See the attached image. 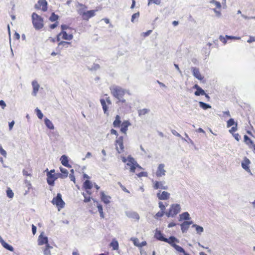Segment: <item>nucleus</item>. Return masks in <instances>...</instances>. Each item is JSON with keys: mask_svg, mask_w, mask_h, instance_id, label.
Listing matches in <instances>:
<instances>
[{"mask_svg": "<svg viewBox=\"0 0 255 255\" xmlns=\"http://www.w3.org/2000/svg\"><path fill=\"white\" fill-rule=\"evenodd\" d=\"M0 106L1 107L2 109H4V108L6 107V104L5 102L3 100L0 101Z\"/></svg>", "mask_w": 255, "mask_h": 255, "instance_id": "obj_62", "label": "nucleus"}, {"mask_svg": "<svg viewBox=\"0 0 255 255\" xmlns=\"http://www.w3.org/2000/svg\"><path fill=\"white\" fill-rule=\"evenodd\" d=\"M6 194H7V197H8L10 198H12L14 195V194H13L12 191L10 188H8L7 190Z\"/></svg>", "mask_w": 255, "mask_h": 255, "instance_id": "obj_46", "label": "nucleus"}, {"mask_svg": "<svg viewBox=\"0 0 255 255\" xmlns=\"http://www.w3.org/2000/svg\"><path fill=\"white\" fill-rule=\"evenodd\" d=\"M32 22L36 30L42 29L44 26L43 19L37 13L34 12L31 15Z\"/></svg>", "mask_w": 255, "mask_h": 255, "instance_id": "obj_5", "label": "nucleus"}, {"mask_svg": "<svg viewBox=\"0 0 255 255\" xmlns=\"http://www.w3.org/2000/svg\"><path fill=\"white\" fill-rule=\"evenodd\" d=\"M189 219H190V215H189V214L187 212H184L182 214L180 215L179 221L188 220Z\"/></svg>", "mask_w": 255, "mask_h": 255, "instance_id": "obj_32", "label": "nucleus"}, {"mask_svg": "<svg viewBox=\"0 0 255 255\" xmlns=\"http://www.w3.org/2000/svg\"><path fill=\"white\" fill-rule=\"evenodd\" d=\"M38 244L39 246H41L44 244H46V245H49L47 237L40 235L38 240Z\"/></svg>", "mask_w": 255, "mask_h": 255, "instance_id": "obj_25", "label": "nucleus"}, {"mask_svg": "<svg viewBox=\"0 0 255 255\" xmlns=\"http://www.w3.org/2000/svg\"><path fill=\"white\" fill-rule=\"evenodd\" d=\"M46 126L50 129H54V126L52 123L47 118H46L44 120Z\"/></svg>", "mask_w": 255, "mask_h": 255, "instance_id": "obj_35", "label": "nucleus"}, {"mask_svg": "<svg viewBox=\"0 0 255 255\" xmlns=\"http://www.w3.org/2000/svg\"><path fill=\"white\" fill-rule=\"evenodd\" d=\"M100 102L102 106V108L104 112V113L108 114V105H110L112 104V102L110 100V97L107 98L106 100H105L103 99H101Z\"/></svg>", "mask_w": 255, "mask_h": 255, "instance_id": "obj_14", "label": "nucleus"}, {"mask_svg": "<svg viewBox=\"0 0 255 255\" xmlns=\"http://www.w3.org/2000/svg\"><path fill=\"white\" fill-rule=\"evenodd\" d=\"M161 2V0H148V5H149L151 3H155L156 4L159 5Z\"/></svg>", "mask_w": 255, "mask_h": 255, "instance_id": "obj_45", "label": "nucleus"}, {"mask_svg": "<svg viewBox=\"0 0 255 255\" xmlns=\"http://www.w3.org/2000/svg\"><path fill=\"white\" fill-rule=\"evenodd\" d=\"M193 88L196 89V91L194 93L195 95L198 96L200 95H203L204 94H205V92L204 90H203L197 84H195L193 86Z\"/></svg>", "mask_w": 255, "mask_h": 255, "instance_id": "obj_24", "label": "nucleus"}, {"mask_svg": "<svg viewBox=\"0 0 255 255\" xmlns=\"http://www.w3.org/2000/svg\"><path fill=\"white\" fill-rule=\"evenodd\" d=\"M235 121L233 119H229L227 122V127L229 128L234 125H235Z\"/></svg>", "mask_w": 255, "mask_h": 255, "instance_id": "obj_47", "label": "nucleus"}, {"mask_svg": "<svg viewBox=\"0 0 255 255\" xmlns=\"http://www.w3.org/2000/svg\"><path fill=\"white\" fill-rule=\"evenodd\" d=\"M164 182L155 181L153 182V187L154 189H161L166 190L168 189V186L164 185Z\"/></svg>", "mask_w": 255, "mask_h": 255, "instance_id": "obj_17", "label": "nucleus"}, {"mask_svg": "<svg viewBox=\"0 0 255 255\" xmlns=\"http://www.w3.org/2000/svg\"><path fill=\"white\" fill-rule=\"evenodd\" d=\"M192 71L193 76L200 81H202L204 79L203 76L200 72L199 69L196 67L192 68Z\"/></svg>", "mask_w": 255, "mask_h": 255, "instance_id": "obj_18", "label": "nucleus"}, {"mask_svg": "<svg viewBox=\"0 0 255 255\" xmlns=\"http://www.w3.org/2000/svg\"><path fill=\"white\" fill-rule=\"evenodd\" d=\"M173 248L178 252L182 253V255H184L185 253H186L184 249L182 248L181 247L176 245L174 244L173 245Z\"/></svg>", "mask_w": 255, "mask_h": 255, "instance_id": "obj_34", "label": "nucleus"}, {"mask_svg": "<svg viewBox=\"0 0 255 255\" xmlns=\"http://www.w3.org/2000/svg\"><path fill=\"white\" fill-rule=\"evenodd\" d=\"M137 176L139 177H142V176H147V173L145 172H140V173H138L137 174Z\"/></svg>", "mask_w": 255, "mask_h": 255, "instance_id": "obj_59", "label": "nucleus"}, {"mask_svg": "<svg viewBox=\"0 0 255 255\" xmlns=\"http://www.w3.org/2000/svg\"><path fill=\"white\" fill-rule=\"evenodd\" d=\"M251 163L250 160L246 157L244 159L242 163V167L246 170L247 172H250L251 170L250 169L249 165Z\"/></svg>", "mask_w": 255, "mask_h": 255, "instance_id": "obj_20", "label": "nucleus"}, {"mask_svg": "<svg viewBox=\"0 0 255 255\" xmlns=\"http://www.w3.org/2000/svg\"><path fill=\"white\" fill-rule=\"evenodd\" d=\"M165 165L164 164H160L156 171V175L158 177L164 176L166 173V170L164 169Z\"/></svg>", "mask_w": 255, "mask_h": 255, "instance_id": "obj_16", "label": "nucleus"}, {"mask_svg": "<svg viewBox=\"0 0 255 255\" xmlns=\"http://www.w3.org/2000/svg\"><path fill=\"white\" fill-rule=\"evenodd\" d=\"M170 194L167 191L159 192L157 194V197L159 200H167L170 198Z\"/></svg>", "mask_w": 255, "mask_h": 255, "instance_id": "obj_19", "label": "nucleus"}, {"mask_svg": "<svg viewBox=\"0 0 255 255\" xmlns=\"http://www.w3.org/2000/svg\"><path fill=\"white\" fill-rule=\"evenodd\" d=\"M60 161L63 165L67 167H71V166L69 164L68 159L66 155H62L60 158Z\"/></svg>", "mask_w": 255, "mask_h": 255, "instance_id": "obj_26", "label": "nucleus"}, {"mask_svg": "<svg viewBox=\"0 0 255 255\" xmlns=\"http://www.w3.org/2000/svg\"><path fill=\"white\" fill-rule=\"evenodd\" d=\"M115 146L117 151L119 153H121L124 151V137L119 136L115 140Z\"/></svg>", "mask_w": 255, "mask_h": 255, "instance_id": "obj_9", "label": "nucleus"}, {"mask_svg": "<svg viewBox=\"0 0 255 255\" xmlns=\"http://www.w3.org/2000/svg\"><path fill=\"white\" fill-rule=\"evenodd\" d=\"M210 3L213 4L215 6V7L213 9V10L216 13L217 15L220 16L221 14L220 10L221 9L222 7L221 3L215 0H211L210 1Z\"/></svg>", "mask_w": 255, "mask_h": 255, "instance_id": "obj_13", "label": "nucleus"}, {"mask_svg": "<svg viewBox=\"0 0 255 255\" xmlns=\"http://www.w3.org/2000/svg\"><path fill=\"white\" fill-rule=\"evenodd\" d=\"M131 241L133 242V244L134 246L139 247V240L136 238H131Z\"/></svg>", "mask_w": 255, "mask_h": 255, "instance_id": "obj_42", "label": "nucleus"}, {"mask_svg": "<svg viewBox=\"0 0 255 255\" xmlns=\"http://www.w3.org/2000/svg\"><path fill=\"white\" fill-rule=\"evenodd\" d=\"M127 165L129 167L130 172L134 173L136 168L141 169V167L132 157H128Z\"/></svg>", "mask_w": 255, "mask_h": 255, "instance_id": "obj_8", "label": "nucleus"}, {"mask_svg": "<svg viewBox=\"0 0 255 255\" xmlns=\"http://www.w3.org/2000/svg\"><path fill=\"white\" fill-rule=\"evenodd\" d=\"M100 195L102 201L106 204L110 203L111 198L110 196L106 195L103 191L101 192Z\"/></svg>", "mask_w": 255, "mask_h": 255, "instance_id": "obj_22", "label": "nucleus"}, {"mask_svg": "<svg viewBox=\"0 0 255 255\" xmlns=\"http://www.w3.org/2000/svg\"><path fill=\"white\" fill-rule=\"evenodd\" d=\"M111 94L119 101L122 103H125L126 100L124 99V96L126 94L127 91L119 86H113L110 88Z\"/></svg>", "mask_w": 255, "mask_h": 255, "instance_id": "obj_2", "label": "nucleus"}, {"mask_svg": "<svg viewBox=\"0 0 255 255\" xmlns=\"http://www.w3.org/2000/svg\"><path fill=\"white\" fill-rule=\"evenodd\" d=\"M181 210L180 205L178 204H172L169 209V211L165 213L168 217H174L178 214Z\"/></svg>", "mask_w": 255, "mask_h": 255, "instance_id": "obj_6", "label": "nucleus"}, {"mask_svg": "<svg viewBox=\"0 0 255 255\" xmlns=\"http://www.w3.org/2000/svg\"><path fill=\"white\" fill-rule=\"evenodd\" d=\"M199 105L200 107L204 110H207L208 109L211 108V106L210 105L206 104L203 102H199Z\"/></svg>", "mask_w": 255, "mask_h": 255, "instance_id": "obj_39", "label": "nucleus"}, {"mask_svg": "<svg viewBox=\"0 0 255 255\" xmlns=\"http://www.w3.org/2000/svg\"><path fill=\"white\" fill-rule=\"evenodd\" d=\"M70 171L71 173L69 175V178L71 181H73L74 183H75V178L74 175V170L71 169Z\"/></svg>", "mask_w": 255, "mask_h": 255, "instance_id": "obj_48", "label": "nucleus"}, {"mask_svg": "<svg viewBox=\"0 0 255 255\" xmlns=\"http://www.w3.org/2000/svg\"><path fill=\"white\" fill-rule=\"evenodd\" d=\"M110 132H111V133L112 134H115V135H116V136H118V133L117 131L115 129H113H113H111V130H110Z\"/></svg>", "mask_w": 255, "mask_h": 255, "instance_id": "obj_63", "label": "nucleus"}, {"mask_svg": "<svg viewBox=\"0 0 255 255\" xmlns=\"http://www.w3.org/2000/svg\"><path fill=\"white\" fill-rule=\"evenodd\" d=\"M61 31H65L66 29L69 28V26L65 24L61 25Z\"/></svg>", "mask_w": 255, "mask_h": 255, "instance_id": "obj_60", "label": "nucleus"}, {"mask_svg": "<svg viewBox=\"0 0 255 255\" xmlns=\"http://www.w3.org/2000/svg\"><path fill=\"white\" fill-rule=\"evenodd\" d=\"M152 30H149L147 31L146 32H143L142 33V35L143 37H145L148 36L152 32Z\"/></svg>", "mask_w": 255, "mask_h": 255, "instance_id": "obj_54", "label": "nucleus"}, {"mask_svg": "<svg viewBox=\"0 0 255 255\" xmlns=\"http://www.w3.org/2000/svg\"><path fill=\"white\" fill-rule=\"evenodd\" d=\"M131 124L128 121H124L122 123L121 120V117L119 115H117L115 120L113 122V126L114 128H120V131L124 134H126L128 130V127L130 126Z\"/></svg>", "mask_w": 255, "mask_h": 255, "instance_id": "obj_3", "label": "nucleus"}, {"mask_svg": "<svg viewBox=\"0 0 255 255\" xmlns=\"http://www.w3.org/2000/svg\"><path fill=\"white\" fill-rule=\"evenodd\" d=\"M244 141L248 146L249 148L255 153V144L248 135H244Z\"/></svg>", "mask_w": 255, "mask_h": 255, "instance_id": "obj_12", "label": "nucleus"}, {"mask_svg": "<svg viewBox=\"0 0 255 255\" xmlns=\"http://www.w3.org/2000/svg\"><path fill=\"white\" fill-rule=\"evenodd\" d=\"M118 184L120 186V187H121L123 191L126 192H129L126 189V188L125 186H124L121 182H118Z\"/></svg>", "mask_w": 255, "mask_h": 255, "instance_id": "obj_61", "label": "nucleus"}, {"mask_svg": "<svg viewBox=\"0 0 255 255\" xmlns=\"http://www.w3.org/2000/svg\"><path fill=\"white\" fill-rule=\"evenodd\" d=\"M155 237L156 239L161 241H163V240L165 238L163 236L160 231H157L155 234Z\"/></svg>", "mask_w": 255, "mask_h": 255, "instance_id": "obj_37", "label": "nucleus"}, {"mask_svg": "<svg viewBox=\"0 0 255 255\" xmlns=\"http://www.w3.org/2000/svg\"><path fill=\"white\" fill-rule=\"evenodd\" d=\"M76 6L77 8L78 14L81 16L83 20L86 21H88L90 18L94 16L98 11V9L86 10L87 6L80 2H77Z\"/></svg>", "mask_w": 255, "mask_h": 255, "instance_id": "obj_1", "label": "nucleus"}, {"mask_svg": "<svg viewBox=\"0 0 255 255\" xmlns=\"http://www.w3.org/2000/svg\"><path fill=\"white\" fill-rule=\"evenodd\" d=\"M0 242L1 245L6 249L10 251H13V248L11 246H10L8 244H7L0 237Z\"/></svg>", "mask_w": 255, "mask_h": 255, "instance_id": "obj_28", "label": "nucleus"}, {"mask_svg": "<svg viewBox=\"0 0 255 255\" xmlns=\"http://www.w3.org/2000/svg\"><path fill=\"white\" fill-rule=\"evenodd\" d=\"M52 247L49 245H46V247L43 251L44 255H51L50 249Z\"/></svg>", "mask_w": 255, "mask_h": 255, "instance_id": "obj_38", "label": "nucleus"}, {"mask_svg": "<svg viewBox=\"0 0 255 255\" xmlns=\"http://www.w3.org/2000/svg\"><path fill=\"white\" fill-rule=\"evenodd\" d=\"M255 41V36H250L249 39L247 40L248 43H252L253 42Z\"/></svg>", "mask_w": 255, "mask_h": 255, "instance_id": "obj_56", "label": "nucleus"}, {"mask_svg": "<svg viewBox=\"0 0 255 255\" xmlns=\"http://www.w3.org/2000/svg\"><path fill=\"white\" fill-rule=\"evenodd\" d=\"M58 22H55L54 23L49 25V27L51 29H53L58 25Z\"/></svg>", "mask_w": 255, "mask_h": 255, "instance_id": "obj_53", "label": "nucleus"}, {"mask_svg": "<svg viewBox=\"0 0 255 255\" xmlns=\"http://www.w3.org/2000/svg\"><path fill=\"white\" fill-rule=\"evenodd\" d=\"M35 111V112L36 113V115H37L38 118L39 119H42L43 118V114L42 113V112H41V111L39 109H38V108H36Z\"/></svg>", "mask_w": 255, "mask_h": 255, "instance_id": "obj_44", "label": "nucleus"}, {"mask_svg": "<svg viewBox=\"0 0 255 255\" xmlns=\"http://www.w3.org/2000/svg\"><path fill=\"white\" fill-rule=\"evenodd\" d=\"M149 110L147 109H143L138 111V114L139 116L144 115L148 113Z\"/></svg>", "mask_w": 255, "mask_h": 255, "instance_id": "obj_41", "label": "nucleus"}, {"mask_svg": "<svg viewBox=\"0 0 255 255\" xmlns=\"http://www.w3.org/2000/svg\"><path fill=\"white\" fill-rule=\"evenodd\" d=\"M69 44H70L69 42L64 41H60L58 45H63V46H67Z\"/></svg>", "mask_w": 255, "mask_h": 255, "instance_id": "obj_58", "label": "nucleus"}, {"mask_svg": "<svg viewBox=\"0 0 255 255\" xmlns=\"http://www.w3.org/2000/svg\"><path fill=\"white\" fill-rule=\"evenodd\" d=\"M14 124V122L13 121H12V122H10L9 123V130H11L12 129Z\"/></svg>", "mask_w": 255, "mask_h": 255, "instance_id": "obj_64", "label": "nucleus"}, {"mask_svg": "<svg viewBox=\"0 0 255 255\" xmlns=\"http://www.w3.org/2000/svg\"><path fill=\"white\" fill-rule=\"evenodd\" d=\"M59 18V16L54 12H52L49 19L51 22H56Z\"/></svg>", "mask_w": 255, "mask_h": 255, "instance_id": "obj_36", "label": "nucleus"}, {"mask_svg": "<svg viewBox=\"0 0 255 255\" xmlns=\"http://www.w3.org/2000/svg\"><path fill=\"white\" fill-rule=\"evenodd\" d=\"M61 173H59L58 177L60 178H65L68 176V170L64 168L60 167V168Z\"/></svg>", "mask_w": 255, "mask_h": 255, "instance_id": "obj_27", "label": "nucleus"}, {"mask_svg": "<svg viewBox=\"0 0 255 255\" xmlns=\"http://www.w3.org/2000/svg\"><path fill=\"white\" fill-rule=\"evenodd\" d=\"M0 153L5 157L6 156V152L3 149L1 145H0Z\"/></svg>", "mask_w": 255, "mask_h": 255, "instance_id": "obj_51", "label": "nucleus"}, {"mask_svg": "<svg viewBox=\"0 0 255 255\" xmlns=\"http://www.w3.org/2000/svg\"><path fill=\"white\" fill-rule=\"evenodd\" d=\"M192 227L195 228L196 231L197 232V233L201 234L202 232H203V228L201 226L194 224L193 225Z\"/></svg>", "mask_w": 255, "mask_h": 255, "instance_id": "obj_40", "label": "nucleus"}, {"mask_svg": "<svg viewBox=\"0 0 255 255\" xmlns=\"http://www.w3.org/2000/svg\"><path fill=\"white\" fill-rule=\"evenodd\" d=\"M93 185L94 184L89 180H86L84 182L83 187L86 191V193H83V195L84 197V202H88L91 201V195L92 194L91 190Z\"/></svg>", "mask_w": 255, "mask_h": 255, "instance_id": "obj_4", "label": "nucleus"}, {"mask_svg": "<svg viewBox=\"0 0 255 255\" xmlns=\"http://www.w3.org/2000/svg\"><path fill=\"white\" fill-rule=\"evenodd\" d=\"M110 246L112 247L113 250H118L119 249V243L116 239L112 240Z\"/></svg>", "mask_w": 255, "mask_h": 255, "instance_id": "obj_31", "label": "nucleus"}, {"mask_svg": "<svg viewBox=\"0 0 255 255\" xmlns=\"http://www.w3.org/2000/svg\"><path fill=\"white\" fill-rule=\"evenodd\" d=\"M32 85L33 88V94L34 96H36L39 90V85L36 81H33L32 82Z\"/></svg>", "mask_w": 255, "mask_h": 255, "instance_id": "obj_29", "label": "nucleus"}, {"mask_svg": "<svg viewBox=\"0 0 255 255\" xmlns=\"http://www.w3.org/2000/svg\"><path fill=\"white\" fill-rule=\"evenodd\" d=\"M192 224V222L184 221L181 224V229L183 233L186 232L189 229L190 225Z\"/></svg>", "mask_w": 255, "mask_h": 255, "instance_id": "obj_23", "label": "nucleus"}, {"mask_svg": "<svg viewBox=\"0 0 255 255\" xmlns=\"http://www.w3.org/2000/svg\"><path fill=\"white\" fill-rule=\"evenodd\" d=\"M59 178L58 174H47V182L51 186H53L54 185L55 181Z\"/></svg>", "mask_w": 255, "mask_h": 255, "instance_id": "obj_15", "label": "nucleus"}, {"mask_svg": "<svg viewBox=\"0 0 255 255\" xmlns=\"http://www.w3.org/2000/svg\"><path fill=\"white\" fill-rule=\"evenodd\" d=\"M237 124L236 123L235 124V127H233L230 130H229V132L232 133V134H233L234 133V132L236 131L237 130Z\"/></svg>", "mask_w": 255, "mask_h": 255, "instance_id": "obj_49", "label": "nucleus"}, {"mask_svg": "<svg viewBox=\"0 0 255 255\" xmlns=\"http://www.w3.org/2000/svg\"><path fill=\"white\" fill-rule=\"evenodd\" d=\"M51 202L57 207L58 211L63 208L65 206V202L62 200V196L60 193H58L56 197L53 198Z\"/></svg>", "mask_w": 255, "mask_h": 255, "instance_id": "obj_7", "label": "nucleus"}, {"mask_svg": "<svg viewBox=\"0 0 255 255\" xmlns=\"http://www.w3.org/2000/svg\"><path fill=\"white\" fill-rule=\"evenodd\" d=\"M240 37L233 36H228L226 35L225 37L220 35L219 37L220 40L224 44H226L227 39H239Z\"/></svg>", "mask_w": 255, "mask_h": 255, "instance_id": "obj_21", "label": "nucleus"}, {"mask_svg": "<svg viewBox=\"0 0 255 255\" xmlns=\"http://www.w3.org/2000/svg\"><path fill=\"white\" fill-rule=\"evenodd\" d=\"M132 218H133L135 221H138L139 219V216L136 213H133L132 214Z\"/></svg>", "mask_w": 255, "mask_h": 255, "instance_id": "obj_52", "label": "nucleus"}, {"mask_svg": "<svg viewBox=\"0 0 255 255\" xmlns=\"http://www.w3.org/2000/svg\"><path fill=\"white\" fill-rule=\"evenodd\" d=\"M165 214V212H163L162 211H160L158 212H157L154 216V218L155 219H158V218H160L162 217L164 214Z\"/></svg>", "mask_w": 255, "mask_h": 255, "instance_id": "obj_43", "label": "nucleus"}, {"mask_svg": "<svg viewBox=\"0 0 255 255\" xmlns=\"http://www.w3.org/2000/svg\"><path fill=\"white\" fill-rule=\"evenodd\" d=\"M94 202H96V203L97 204V208H98V211H99V212L100 213V217L102 218H104V212H103V211L102 206L101 204H99L98 201H96L94 200Z\"/></svg>", "mask_w": 255, "mask_h": 255, "instance_id": "obj_33", "label": "nucleus"}, {"mask_svg": "<svg viewBox=\"0 0 255 255\" xmlns=\"http://www.w3.org/2000/svg\"><path fill=\"white\" fill-rule=\"evenodd\" d=\"M139 13L137 12V13H134L132 16H131V21L132 22H133L134 21V19L136 18V17H138L139 16Z\"/></svg>", "mask_w": 255, "mask_h": 255, "instance_id": "obj_57", "label": "nucleus"}, {"mask_svg": "<svg viewBox=\"0 0 255 255\" xmlns=\"http://www.w3.org/2000/svg\"><path fill=\"white\" fill-rule=\"evenodd\" d=\"M159 207L160 208V211H162L163 212H165V205L163 204L162 202H159Z\"/></svg>", "mask_w": 255, "mask_h": 255, "instance_id": "obj_50", "label": "nucleus"}, {"mask_svg": "<svg viewBox=\"0 0 255 255\" xmlns=\"http://www.w3.org/2000/svg\"><path fill=\"white\" fill-rule=\"evenodd\" d=\"M64 40H71L73 39V36L72 34H67L65 31H61L57 36V40H60V37Z\"/></svg>", "mask_w": 255, "mask_h": 255, "instance_id": "obj_11", "label": "nucleus"}, {"mask_svg": "<svg viewBox=\"0 0 255 255\" xmlns=\"http://www.w3.org/2000/svg\"><path fill=\"white\" fill-rule=\"evenodd\" d=\"M35 7L38 9H41L43 11L47 10V2L46 0H39Z\"/></svg>", "mask_w": 255, "mask_h": 255, "instance_id": "obj_10", "label": "nucleus"}, {"mask_svg": "<svg viewBox=\"0 0 255 255\" xmlns=\"http://www.w3.org/2000/svg\"><path fill=\"white\" fill-rule=\"evenodd\" d=\"M233 136L234 137V138L238 141H239L240 139V138H241V136L240 135V134L238 133H234L233 134Z\"/></svg>", "mask_w": 255, "mask_h": 255, "instance_id": "obj_55", "label": "nucleus"}, {"mask_svg": "<svg viewBox=\"0 0 255 255\" xmlns=\"http://www.w3.org/2000/svg\"><path fill=\"white\" fill-rule=\"evenodd\" d=\"M163 241L166 243H168V244H170L171 246L173 247V245L175 244V242L177 241L176 238H175L173 236L170 237L169 238L167 239L165 238V239L163 240Z\"/></svg>", "mask_w": 255, "mask_h": 255, "instance_id": "obj_30", "label": "nucleus"}]
</instances>
